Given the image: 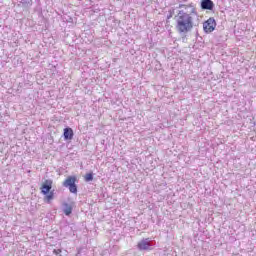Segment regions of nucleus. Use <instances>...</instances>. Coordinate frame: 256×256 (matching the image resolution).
Returning <instances> with one entry per match:
<instances>
[{
  "label": "nucleus",
  "instance_id": "f257e3e1",
  "mask_svg": "<svg viewBox=\"0 0 256 256\" xmlns=\"http://www.w3.org/2000/svg\"><path fill=\"white\" fill-rule=\"evenodd\" d=\"M176 15V30L178 33H189L194 26V19L197 17V8L193 4H181Z\"/></svg>",
  "mask_w": 256,
  "mask_h": 256
},
{
  "label": "nucleus",
  "instance_id": "f03ea898",
  "mask_svg": "<svg viewBox=\"0 0 256 256\" xmlns=\"http://www.w3.org/2000/svg\"><path fill=\"white\" fill-rule=\"evenodd\" d=\"M51 189H53V180L51 179L45 180L40 186V191L44 195V201L46 203H51L55 199V192Z\"/></svg>",
  "mask_w": 256,
  "mask_h": 256
},
{
  "label": "nucleus",
  "instance_id": "7ed1b4c3",
  "mask_svg": "<svg viewBox=\"0 0 256 256\" xmlns=\"http://www.w3.org/2000/svg\"><path fill=\"white\" fill-rule=\"evenodd\" d=\"M77 176H68L64 182L63 187H67L70 193L77 195Z\"/></svg>",
  "mask_w": 256,
  "mask_h": 256
},
{
  "label": "nucleus",
  "instance_id": "20e7f679",
  "mask_svg": "<svg viewBox=\"0 0 256 256\" xmlns=\"http://www.w3.org/2000/svg\"><path fill=\"white\" fill-rule=\"evenodd\" d=\"M216 27H217V22L215 21V18H209L203 23V29L205 33H213Z\"/></svg>",
  "mask_w": 256,
  "mask_h": 256
},
{
  "label": "nucleus",
  "instance_id": "39448f33",
  "mask_svg": "<svg viewBox=\"0 0 256 256\" xmlns=\"http://www.w3.org/2000/svg\"><path fill=\"white\" fill-rule=\"evenodd\" d=\"M137 247L140 251H149V249L151 247V243L147 239H145V240L140 241L137 244Z\"/></svg>",
  "mask_w": 256,
  "mask_h": 256
},
{
  "label": "nucleus",
  "instance_id": "423d86ee",
  "mask_svg": "<svg viewBox=\"0 0 256 256\" xmlns=\"http://www.w3.org/2000/svg\"><path fill=\"white\" fill-rule=\"evenodd\" d=\"M74 132H73V128H64V133H63V136H64V139L65 141H72L73 137H74Z\"/></svg>",
  "mask_w": 256,
  "mask_h": 256
},
{
  "label": "nucleus",
  "instance_id": "0eeeda50",
  "mask_svg": "<svg viewBox=\"0 0 256 256\" xmlns=\"http://www.w3.org/2000/svg\"><path fill=\"white\" fill-rule=\"evenodd\" d=\"M215 4L211 0H201V8L206 9L208 11H212Z\"/></svg>",
  "mask_w": 256,
  "mask_h": 256
},
{
  "label": "nucleus",
  "instance_id": "6e6552de",
  "mask_svg": "<svg viewBox=\"0 0 256 256\" xmlns=\"http://www.w3.org/2000/svg\"><path fill=\"white\" fill-rule=\"evenodd\" d=\"M64 207H65V209H64L65 215L69 216V215H71V213H73V206L65 203Z\"/></svg>",
  "mask_w": 256,
  "mask_h": 256
},
{
  "label": "nucleus",
  "instance_id": "1a4fd4ad",
  "mask_svg": "<svg viewBox=\"0 0 256 256\" xmlns=\"http://www.w3.org/2000/svg\"><path fill=\"white\" fill-rule=\"evenodd\" d=\"M85 181L89 182V181H93V173H87L84 176Z\"/></svg>",
  "mask_w": 256,
  "mask_h": 256
},
{
  "label": "nucleus",
  "instance_id": "9d476101",
  "mask_svg": "<svg viewBox=\"0 0 256 256\" xmlns=\"http://www.w3.org/2000/svg\"><path fill=\"white\" fill-rule=\"evenodd\" d=\"M54 253H56V255H59V253H61V250L60 249L54 250Z\"/></svg>",
  "mask_w": 256,
  "mask_h": 256
}]
</instances>
